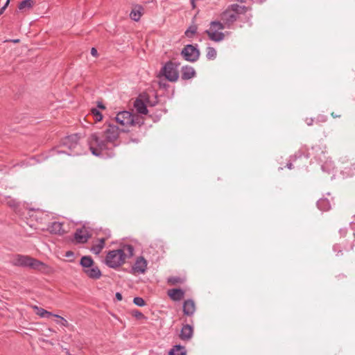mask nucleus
<instances>
[{
    "instance_id": "1",
    "label": "nucleus",
    "mask_w": 355,
    "mask_h": 355,
    "mask_svg": "<svg viewBox=\"0 0 355 355\" xmlns=\"http://www.w3.org/2000/svg\"><path fill=\"white\" fill-rule=\"evenodd\" d=\"M120 132H127L128 130L119 128L112 123L106 122L102 131L92 133L88 138V145L92 153L97 157H114L113 149L119 146L116 141Z\"/></svg>"
},
{
    "instance_id": "2",
    "label": "nucleus",
    "mask_w": 355,
    "mask_h": 355,
    "mask_svg": "<svg viewBox=\"0 0 355 355\" xmlns=\"http://www.w3.org/2000/svg\"><path fill=\"white\" fill-rule=\"evenodd\" d=\"M79 140L78 134H73L64 137L60 144L52 149V155L66 154L70 156L81 155L83 150Z\"/></svg>"
},
{
    "instance_id": "3",
    "label": "nucleus",
    "mask_w": 355,
    "mask_h": 355,
    "mask_svg": "<svg viewBox=\"0 0 355 355\" xmlns=\"http://www.w3.org/2000/svg\"><path fill=\"white\" fill-rule=\"evenodd\" d=\"M11 263L15 266H19L23 268H30L32 269H41V267H44L45 264L34 258H32L28 255L16 254L12 260Z\"/></svg>"
},
{
    "instance_id": "4",
    "label": "nucleus",
    "mask_w": 355,
    "mask_h": 355,
    "mask_svg": "<svg viewBox=\"0 0 355 355\" xmlns=\"http://www.w3.org/2000/svg\"><path fill=\"white\" fill-rule=\"evenodd\" d=\"M115 121L123 126V128L135 125L141 126L144 123L141 117L135 115L128 111H121L117 113L115 116Z\"/></svg>"
},
{
    "instance_id": "5",
    "label": "nucleus",
    "mask_w": 355,
    "mask_h": 355,
    "mask_svg": "<svg viewBox=\"0 0 355 355\" xmlns=\"http://www.w3.org/2000/svg\"><path fill=\"white\" fill-rule=\"evenodd\" d=\"M180 63L169 60L162 67L159 71V76H164L169 82L175 83L180 77L178 68Z\"/></svg>"
},
{
    "instance_id": "6",
    "label": "nucleus",
    "mask_w": 355,
    "mask_h": 355,
    "mask_svg": "<svg viewBox=\"0 0 355 355\" xmlns=\"http://www.w3.org/2000/svg\"><path fill=\"white\" fill-rule=\"evenodd\" d=\"M127 254L120 249L110 250L107 252L105 263L112 268H116L125 263Z\"/></svg>"
},
{
    "instance_id": "7",
    "label": "nucleus",
    "mask_w": 355,
    "mask_h": 355,
    "mask_svg": "<svg viewBox=\"0 0 355 355\" xmlns=\"http://www.w3.org/2000/svg\"><path fill=\"white\" fill-rule=\"evenodd\" d=\"M198 45L187 44L181 51V55L184 59L190 62H196L200 57V53L197 48Z\"/></svg>"
},
{
    "instance_id": "8",
    "label": "nucleus",
    "mask_w": 355,
    "mask_h": 355,
    "mask_svg": "<svg viewBox=\"0 0 355 355\" xmlns=\"http://www.w3.org/2000/svg\"><path fill=\"white\" fill-rule=\"evenodd\" d=\"M147 261L144 257L140 256L135 260L134 265L131 268L130 273L133 275L144 274L147 270Z\"/></svg>"
},
{
    "instance_id": "9",
    "label": "nucleus",
    "mask_w": 355,
    "mask_h": 355,
    "mask_svg": "<svg viewBox=\"0 0 355 355\" xmlns=\"http://www.w3.org/2000/svg\"><path fill=\"white\" fill-rule=\"evenodd\" d=\"M90 236L91 234L84 227L77 229L74 233V239L77 243H87Z\"/></svg>"
},
{
    "instance_id": "10",
    "label": "nucleus",
    "mask_w": 355,
    "mask_h": 355,
    "mask_svg": "<svg viewBox=\"0 0 355 355\" xmlns=\"http://www.w3.org/2000/svg\"><path fill=\"white\" fill-rule=\"evenodd\" d=\"M238 17H239L228 8L221 14V19L224 21L225 24L227 25V28H229L231 24L235 22Z\"/></svg>"
},
{
    "instance_id": "11",
    "label": "nucleus",
    "mask_w": 355,
    "mask_h": 355,
    "mask_svg": "<svg viewBox=\"0 0 355 355\" xmlns=\"http://www.w3.org/2000/svg\"><path fill=\"white\" fill-rule=\"evenodd\" d=\"M196 309V304L192 299H188L184 302L182 311L185 315L192 316L195 313Z\"/></svg>"
},
{
    "instance_id": "12",
    "label": "nucleus",
    "mask_w": 355,
    "mask_h": 355,
    "mask_svg": "<svg viewBox=\"0 0 355 355\" xmlns=\"http://www.w3.org/2000/svg\"><path fill=\"white\" fill-rule=\"evenodd\" d=\"M193 335V328L191 324H184L180 334V338L184 341L191 339Z\"/></svg>"
},
{
    "instance_id": "13",
    "label": "nucleus",
    "mask_w": 355,
    "mask_h": 355,
    "mask_svg": "<svg viewBox=\"0 0 355 355\" xmlns=\"http://www.w3.org/2000/svg\"><path fill=\"white\" fill-rule=\"evenodd\" d=\"M196 76V70L193 67L185 65L181 68V78L187 80Z\"/></svg>"
},
{
    "instance_id": "14",
    "label": "nucleus",
    "mask_w": 355,
    "mask_h": 355,
    "mask_svg": "<svg viewBox=\"0 0 355 355\" xmlns=\"http://www.w3.org/2000/svg\"><path fill=\"white\" fill-rule=\"evenodd\" d=\"M83 272L89 278L92 279H98L102 276L101 270L95 264L91 266V268H87Z\"/></svg>"
},
{
    "instance_id": "15",
    "label": "nucleus",
    "mask_w": 355,
    "mask_h": 355,
    "mask_svg": "<svg viewBox=\"0 0 355 355\" xmlns=\"http://www.w3.org/2000/svg\"><path fill=\"white\" fill-rule=\"evenodd\" d=\"M140 97L144 98V99H141L140 98H137L134 102V107H135L138 113L146 114L148 113V109L146 107L147 103L145 101V96H142L140 95Z\"/></svg>"
},
{
    "instance_id": "16",
    "label": "nucleus",
    "mask_w": 355,
    "mask_h": 355,
    "mask_svg": "<svg viewBox=\"0 0 355 355\" xmlns=\"http://www.w3.org/2000/svg\"><path fill=\"white\" fill-rule=\"evenodd\" d=\"M205 33L208 35L209 40L219 42L224 40L225 35L222 32H218L214 29L209 28L205 31Z\"/></svg>"
},
{
    "instance_id": "17",
    "label": "nucleus",
    "mask_w": 355,
    "mask_h": 355,
    "mask_svg": "<svg viewBox=\"0 0 355 355\" xmlns=\"http://www.w3.org/2000/svg\"><path fill=\"white\" fill-rule=\"evenodd\" d=\"M185 295L184 291L181 288H173L168 290V295L170 297L171 300L173 301H180L181 300Z\"/></svg>"
},
{
    "instance_id": "18",
    "label": "nucleus",
    "mask_w": 355,
    "mask_h": 355,
    "mask_svg": "<svg viewBox=\"0 0 355 355\" xmlns=\"http://www.w3.org/2000/svg\"><path fill=\"white\" fill-rule=\"evenodd\" d=\"M62 226L63 223L55 221L49 225L48 230L51 234L62 235L64 233Z\"/></svg>"
},
{
    "instance_id": "19",
    "label": "nucleus",
    "mask_w": 355,
    "mask_h": 355,
    "mask_svg": "<svg viewBox=\"0 0 355 355\" xmlns=\"http://www.w3.org/2000/svg\"><path fill=\"white\" fill-rule=\"evenodd\" d=\"M94 261L91 256H83L80 261V265L83 267V271L94 265Z\"/></svg>"
},
{
    "instance_id": "20",
    "label": "nucleus",
    "mask_w": 355,
    "mask_h": 355,
    "mask_svg": "<svg viewBox=\"0 0 355 355\" xmlns=\"http://www.w3.org/2000/svg\"><path fill=\"white\" fill-rule=\"evenodd\" d=\"M228 8L234 12L238 17L239 15L245 14L248 11V7L245 6H240L236 3L230 5Z\"/></svg>"
},
{
    "instance_id": "21",
    "label": "nucleus",
    "mask_w": 355,
    "mask_h": 355,
    "mask_svg": "<svg viewBox=\"0 0 355 355\" xmlns=\"http://www.w3.org/2000/svg\"><path fill=\"white\" fill-rule=\"evenodd\" d=\"M143 8L141 6H137L130 13V17L131 19L138 21L141 17V10Z\"/></svg>"
},
{
    "instance_id": "22",
    "label": "nucleus",
    "mask_w": 355,
    "mask_h": 355,
    "mask_svg": "<svg viewBox=\"0 0 355 355\" xmlns=\"http://www.w3.org/2000/svg\"><path fill=\"white\" fill-rule=\"evenodd\" d=\"M317 207L322 211H327L331 208L330 202L327 198H321L317 202Z\"/></svg>"
},
{
    "instance_id": "23",
    "label": "nucleus",
    "mask_w": 355,
    "mask_h": 355,
    "mask_svg": "<svg viewBox=\"0 0 355 355\" xmlns=\"http://www.w3.org/2000/svg\"><path fill=\"white\" fill-rule=\"evenodd\" d=\"M186 354L185 347L180 345H174L168 352V355H186Z\"/></svg>"
},
{
    "instance_id": "24",
    "label": "nucleus",
    "mask_w": 355,
    "mask_h": 355,
    "mask_svg": "<svg viewBox=\"0 0 355 355\" xmlns=\"http://www.w3.org/2000/svg\"><path fill=\"white\" fill-rule=\"evenodd\" d=\"M105 239H104V238L100 239L98 241V243L96 245H94L92 247L91 251L96 254H98L101 252V250L103 249V248L105 246Z\"/></svg>"
},
{
    "instance_id": "25",
    "label": "nucleus",
    "mask_w": 355,
    "mask_h": 355,
    "mask_svg": "<svg viewBox=\"0 0 355 355\" xmlns=\"http://www.w3.org/2000/svg\"><path fill=\"white\" fill-rule=\"evenodd\" d=\"M217 52L214 47L208 46L206 49V58L209 60H213L216 58Z\"/></svg>"
},
{
    "instance_id": "26",
    "label": "nucleus",
    "mask_w": 355,
    "mask_h": 355,
    "mask_svg": "<svg viewBox=\"0 0 355 355\" xmlns=\"http://www.w3.org/2000/svg\"><path fill=\"white\" fill-rule=\"evenodd\" d=\"M121 250L123 251L124 254H127V257H131L134 254V247L132 245H124Z\"/></svg>"
},
{
    "instance_id": "27",
    "label": "nucleus",
    "mask_w": 355,
    "mask_h": 355,
    "mask_svg": "<svg viewBox=\"0 0 355 355\" xmlns=\"http://www.w3.org/2000/svg\"><path fill=\"white\" fill-rule=\"evenodd\" d=\"M34 2L33 0H24L19 3L18 6V8L20 10H24V8H31L33 6Z\"/></svg>"
},
{
    "instance_id": "28",
    "label": "nucleus",
    "mask_w": 355,
    "mask_h": 355,
    "mask_svg": "<svg viewBox=\"0 0 355 355\" xmlns=\"http://www.w3.org/2000/svg\"><path fill=\"white\" fill-rule=\"evenodd\" d=\"M225 28V26L218 21H213L210 23V28L211 29H214L216 31L223 30Z\"/></svg>"
},
{
    "instance_id": "29",
    "label": "nucleus",
    "mask_w": 355,
    "mask_h": 355,
    "mask_svg": "<svg viewBox=\"0 0 355 355\" xmlns=\"http://www.w3.org/2000/svg\"><path fill=\"white\" fill-rule=\"evenodd\" d=\"M184 280L180 277L173 276L168 278V283L172 285L182 284Z\"/></svg>"
},
{
    "instance_id": "30",
    "label": "nucleus",
    "mask_w": 355,
    "mask_h": 355,
    "mask_svg": "<svg viewBox=\"0 0 355 355\" xmlns=\"http://www.w3.org/2000/svg\"><path fill=\"white\" fill-rule=\"evenodd\" d=\"M91 112L96 121H101L103 119V114L97 108H92Z\"/></svg>"
},
{
    "instance_id": "31",
    "label": "nucleus",
    "mask_w": 355,
    "mask_h": 355,
    "mask_svg": "<svg viewBox=\"0 0 355 355\" xmlns=\"http://www.w3.org/2000/svg\"><path fill=\"white\" fill-rule=\"evenodd\" d=\"M196 31L197 27L196 26H191L188 29H187L184 34L188 37H192L193 35L196 34Z\"/></svg>"
},
{
    "instance_id": "32",
    "label": "nucleus",
    "mask_w": 355,
    "mask_h": 355,
    "mask_svg": "<svg viewBox=\"0 0 355 355\" xmlns=\"http://www.w3.org/2000/svg\"><path fill=\"white\" fill-rule=\"evenodd\" d=\"M133 303L138 306H144L146 305V302L140 297H135L133 299Z\"/></svg>"
},
{
    "instance_id": "33",
    "label": "nucleus",
    "mask_w": 355,
    "mask_h": 355,
    "mask_svg": "<svg viewBox=\"0 0 355 355\" xmlns=\"http://www.w3.org/2000/svg\"><path fill=\"white\" fill-rule=\"evenodd\" d=\"M315 123H325L327 121V116L323 114H319L315 119Z\"/></svg>"
},
{
    "instance_id": "34",
    "label": "nucleus",
    "mask_w": 355,
    "mask_h": 355,
    "mask_svg": "<svg viewBox=\"0 0 355 355\" xmlns=\"http://www.w3.org/2000/svg\"><path fill=\"white\" fill-rule=\"evenodd\" d=\"M145 96V101L146 102L147 105H148L149 106H155L157 105V98L156 96H155L154 101H150L148 96Z\"/></svg>"
},
{
    "instance_id": "35",
    "label": "nucleus",
    "mask_w": 355,
    "mask_h": 355,
    "mask_svg": "<svg viewBox=\"0 0 355 355\" xmlns=\"http://www.w3.org/2000/svg\"><path fill=\"white\" fill-rule=\"evenodd\" d=\"M33 308L35 311V313L37 315H40L41 318L44 316L45 309L41 307H38L37 306H33Z\"/></svg>"
},
{
    "instance_id": "36",
    "label": "nucleus",
    "mask_w": 355,
    "mask_h": 355,
    "mask_svg": "<svg viewBox=\"0 0 355 355\" xmlns=\"http://www.w3.org/2000/svg\"><path fill=\"white\" fill-rule=\"evenodd\" d=\"M133 316H135L137 319H143L145 318L144 315L138 310H134L132 312Z\"/></svg>"
},
{
    "instance_id": "37",
    "label": "nucleus",
    "mask_w": 355,
    "mask_h": 355,
    "mask_svg": "<svg viewBox=\"0 0 355 355\" xmlns=\"http://www.w3.org/2000/svg\"><path fill=\"white\" fill-rule=\"evenodd\" d=\"M53 316L60 319L61 325H62L64 327H67L69 325L68 321L66 319H64V318H62L58 315H53Z\"/></svg>"
},
{
    "instance_id": "38",
    "label": "nucleus",
    "mask_w": 355,
    "mask_h": 355,
    "mask_svg": "<svg viewBox=\"0 0 355 355\" xmlns=\"http://www.w3.org/2000/svg\"><path fill=\"white\" fill-rule=\"evenodd\" d=\"M8 205L11 207H17L19 206V202H17L15 200L10 199L8 201Z\"/></svg>"
},
{
    "instance_id": "39",
    "label": "nucleus",
    "mask_w": 355,
    "mask_h": 355,
    "mask_svg": "<svg viewBox=\"0 0 355 355\" xmlns=\"http://www.w3.org/2000/svg\"><path fill=\"white\" fill-rule=\"evenodd\" d=\"M305 123L307 124V125L311 126L313 124L314 122H315V119L313 118H308L306 117L304 120Z\"/></svg>"
},
{
    "instance_id": "40",
    "label": "nucleus",
    "mask_w": 355,
    "mask_h": 355,
    "mask_svg": "<svg viewBox=\"0 0 355 355\" xmlns=\"http://www.w3.org/2000/svg\"><path fill=\"white\" fill-rule=\"evenodd\" d=\"M159 86L160 88L167 89L169 85L166 83H163L162 81L159 82Z\"/></svg>"
},
{
    "instance_id": "41",
    "label": "nucleus",
    "mask_w": 355,
    "mask_h": 355,
    "mask_svg": "<svg viewBox=\"0 0 355 355\" xmlns=\"http://www.w3.org/2000/svg\"><path fill=\"white\" fill-rule=\"evenodd\" d=\"M91 54L94 57H96V58L98 57V51H97L96 48H94V47L92 48V49H91Z\"/></svg>"
},
{
    "instance_id": "42",
    "label": "nucleus",
    "mask_w": 355,
    "mask_h": 355,
    "mask_svg": "<svg viewBox=\"0 0 355 355\" xmlns=\"http://www.w3.org/2000/svg\"><path fill=\"white\" fill-rule=\"evenodd\" d=\"M53 313H52L51 312H49L46 310H45L44 311V316L42 318H50L51 316H53Z\"/></svg>"
},
{
    "instance_id": "43",
    "label": "nucleus",
    "mask_w": 355,
    "mask_h": 355,
    "mask_svg": "<svg viewBox=\"0 0 355 355\" xmlns=\"http://www.w3.org/2000/svg\"><path fill=\"white\" fill-rule=\"evenodd\" d=\"M74 256V253L72 251H67L65 253L66 257H73Z\"/></svg>"
},
{
    "instance_id": "44",
    "label": "nucleus",
    "mask_w": 355,
    "mask_h": 355,
    "mask_svg": "<svg viewBox=\"0 0 355 355\" xmlns=\"http://www.w3.org/2000/svg\"><path fill=\"white\" fill-rule=\"evenodd\" d=\"M115 297L118 301H121L123 298L121 293L119 292L116 293Z\"/></svg>"
},
{
    "instance_id": "45",
    "label": "nucleus",
    "mask_w": 355,
    "mask_h": 355,
    "mask_svg": "<svg viewBox=\"0 0 355 355\" xmlns=\"http://www.w3.org/2000/svg\"><path fill=\"white\" fill-rule=\"evenodd\" d=\"M97 107L99 109H102V110H105V106L103 104L102 102H98Z\"/></svg>"
},
{
    "instance_id": "46",
    "label": "nucleus",
    "mask_w": 355,
    "mask_h": 355,
    "mask_svg": "<svg viewBox=\"0 0 355 355\" xmlns=\"http://www.w3.org/2000/svg\"><path fill=\"white\" fill-rule=\"evenodd\" d=\"M349 170L352 173V175H354L355 174V164H352L351 166V167L349 168Z\"/></svg>"
},
{
    "instance_id": "47",
    "label": "nucleus",
    "mask_w": 355,
    "mask_h": 355,
    "mask_svg": "<svg viewBox=\"0 0 355 355\" xmlns=\"http://www.w3.org/2000/svg\"><path fill=\"white\" fill-rule=\"evenodd\" d=\"M331 116L333 117V118H340L341 116L340 114H335L334 112H331Z\"/></svg>"
},
{
    "instance_id": "48",
    "label": "nucleus",
    "mask_w": 355,
    "mask_h": 355,
    "mask_svg": "<svg viewBox=\"0 0 355 355\" xmlns=\"http://www.w3.org/2000/svg\"><path fill=\"white\" fill-rule=\"evenodd\" d=\"M6 10V6H3L0 8V15H2L3 13V12L5 11Z\"/></svg>"
},
{
    "instance_id": "49",
    "label": "nucleus",
    "mask_w": 355,
    "mask_h": 355,
    "mask_svg": "<svg viewBox=\"0 0 355 355\" xmlns=\"http://www.w3.org/2000/svg\"><path fill=\"white\" fill-rule=\"evenodd\" d=\"M130 141L134 142V143H139V139H137V138L131 139H130Z\"/></svg>"
},
{
    "instance_id": "50",
    "label": "nucleus",
    "mask_w": 355,
    "mask_h": 355,
    "mask_svg": "<svg viewBox=\"0 0 355 355\" xmlns=\"http://www.w3.org/2000/svg\"><path fill=\"white\" fill-rule=\"evenodd\" d=\"M286 166H287V168H289V169H292V168H293V164H292V163H291V162H290V163H288V164H286Z\"/></svg>"
},
{
    "instance_id": "51",
    "label": "nucleus",
    "mask_w": 355,
    "mask_h": 355,
    "mask_svg": "<svg viewBox=\"0 0 355 355\" xmlns=\"http://www.w3.org/2000/svg\"><path fill=\"white\" fill-rule=\"evenodd\" d=\"M302 155V153L301 152H300V151H299L298 153H297L295 155V157H300Z\"/></svg>"
},
{
    "instance_id": "52",
    "label": "nucleus",
    "mask_w": 355,
    "mask_h": 355,
    "mask_svg": "<svg viewBox=\"0 0 355 355\" xmlns=\"http://www.w3.org/2000/svg\"><path fill=\"white\" fill-rule=\"evenodd\" d=\"M338 278H345L346 277V275H345L344 274H340L339 275L337 276Z\"/></svg>"
},
{
    "instance_id": "53",
    "label": "nucleus",
    "mask_w": 355,
    "mask_h": 355,
    "mask_svg": "<svg viewBox=\"0 0 355 355\" xmlns=\"http://www.w3.org/2000/svg\"><path fill=\"white\" fill-rule=\"evenodd\" d=\"M10 1V0H6V2L3 6H6V8L8 6Z\"/></svg>"
},
{
    "instance_id": "54",
    "label": "nucleus",
    "mask_w": 355,
    "mask_h": 355,
    "mask_svg": "<svg viewBox=\"0 0 355 355\" xmlns=\"http://www.w3.org/2000/svg\"><path fill=\"white\" fill-rule=\"evenodd\" d=\"M238 1L241 3H246L248 1V0H238Z\"/></svg>"
}]
</instances>
